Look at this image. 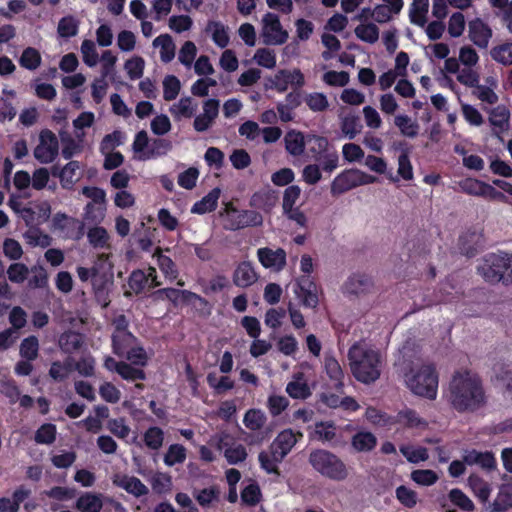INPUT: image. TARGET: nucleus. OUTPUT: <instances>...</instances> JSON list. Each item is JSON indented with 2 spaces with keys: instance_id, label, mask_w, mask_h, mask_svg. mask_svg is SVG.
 <instances>
[{
  "instance_id": "nucleus-27",
  "label": "nucleus",
  "mask_w": 512,
  "mask_h": 512,
  "mask_svg": "<svg viewBox=\"0 0 512 512\" xmlns=\"http://www.w3.org/2000/svg\"><path fill=\"white\" fill-rule=\"evenodd\" d=\"M257 280V273L249 262L240 263L234 271L233 281L239 287H248Z\"/></svg>"
},
{
  "instance_id": "nucleus-40",
  "label": "nucleus",
  "mask_w": 512,
  "mask_h": 512,
  "mask_svg": "<svg viewBox=\"0 0 512 512\" xmlns=\"http://www.w3.org/2000/svg\"><path fill=\"white\" fill-rule=\"evenodd\" d=\"M143 442L148 449L159 450L164 443V431L157 426L149 427L143 433Z\"/></svg>"
},
{
  "instance_id": "nucleus-43",
  "label": "nucleus",
  "mask_w": 512,
  "mask_h": 512,
  "mask_svg": "<svg viewBox=\"0 0 512 512\" xmlns=\"http://www.w3.org/2000/svg\"><path fill=\"white\" fill-rule=\"evenodd\" d=\"M397 421L408 428H426L427 422L412 409H403L397 415Z\"/></svg>"
},
{
  "instance_id": "nucleus-20",
  "label": "nucleus",
  "mask_w": 512,
  "mask_h": 512,
  "mask_svg": "<svg viewBox=\"0 0 512 512\" xmlns=\"http://www.w3.org/2000/svg\"><path fill=\"white\" fill-rule=\"evenodd\" d=\"M285 149L293 157H299L304 154L307 144V136L297 130H289L284 136Z\"/></svg>"
},
{
  "instance_id": "nucleus-55",
  "label": "nucleus",
  "mask_w": 512,
  "mask_h": 512,
  "mask_svg": "<svg viewBox=\"0 0 512 512\" xmlns=\"http://www.w3.org/2000/svg\"><path fill=\"white\" fill-rule=\"evenodd\" d=\"M162 85L164 100H175L181 90L180 80L174 75H167L166 77H164Z\"/></svg>"
},
{
  "instance_id": "nucleus-42",
  "label": "nucleus",
  "mask_w": 512,
  "mask_h": 512,
  "mask_svg": "<svg viewBox=\"0 0 512 512\" xmlns=\"http://www.w3.org/2000/svg\"><path fill=\"white\" fill-rule=\"evenodd\" d=\"M95 122V114L90 111L80 113V115L73 120V127L75 130V137L78 142H83L85 137L84 130L90 128Z\"/></svg>"
},
{
  "instance_id": "nucleus-24",
  "label": "nucleus",
  "mask_w": 512,
  "mask_h": 512,
  "mask_svg": "<svg viewBox=\"0 0 512 512\" xmlns=\"http://www.w3.org/2000/svg\"><path fill=\"white\" fill-rule=\"evenodd\" d=\"M286 392L294 399H306L311 395V390L302 372L293 375L292 380L286 386Z\"/></svg>"
},
{
  "instance_id": "nucleus-47",
  "label": "nucleus",
  "mask_w": 512,
  "mask_h": 512,
  "mask_svg": "<svg viewBox=\"0 0 512 512\" xmlns=\"http://www.w3.org/2000/svg\"><path fill=\"white\" fill-rule=\"evenodd\" d=\"M80 21L71 15L60 19L57 27V33L62 38H71L77 35Z\"/></svg>"
},
{
  "instance_id": "nucleus-51",
  "label": "nucleus",
  "mask_w": 512,
  "mask_h": 512,
  "mask_svg": "<svg viewBox=\"0 0 512 512\" xmlns=\"http://www.w3.org/2000/svg\"><path fill=\"white\" fill-rule=\"evenodd\" d=\"M20 356L28 361H33L38 357L39 341L35 336H29L22 340L19 347Z\"/></svg>"
},
{
  "instance_id": "nucleus-53",
  "label": "nucleus",
  "mask_w": 512,
  "mask_h": 512,
  "mask_svg": "<svg viewBox=\"0 0 512 512\" xmlns=\"http://www.w3.org/2000/svg\"><path fill=\"white\" fill-rule=\"evenodd\" d=\"M165 465L171 467L176 464H181L186 460V449L180 444H172L168 447L164 455Z\"/></svg>"
},
{
  "instance_id": "nucleus-12",
  "label": "nucleus",
  "mask_w": 512,
  "mask_h": 512,
  "mask_svg": "<svg viewBox=\"0 0 512 512\" xmlns=\"http://www.w3.org/2000/svg\"><path fill=\"white\" fill-rule=\"evenodd\" d=\"M220 102L216 99H208L203 103L202 112L197 115L193 127L197 132H205L215 122L219 114Z\"/></svg>"
},
{
  "instance_id": "nucleus-56",
  "label": "nucleus",
  "mask_w": 512,
  "mask_h": 512,
  "mask_svg": "<svg viewBox=\"0 0 512 512\" xmlns=\"http://www.w3.org/2000/svg\"><path fill=\"white\" fill-rule=\"evenodd\" d=\"M80 51L82 54L83 62L88 67H94L97 65L99 61V55L97 52L96 44L92 40H84L81 44Z\"/></svg>"
},
{
  "instance_id": "nucleus-7",
  "label": "nucleus",
  "mask_w": 512,
  "mask_h": 512,
  "mask_svg": "<svg viewBox=\"0 0 512 512\" xmlns=\"http://www.w3.org/2000/svg\"><path fill=\"white\" fill-rule=\"evenodd\" d=\"M59 153V142L56 135L48 130H42L39 134V143L34 148L33 155L42 164L53 162Z\"/></svg>"
},
{
  "instance_id": "nucleus-45",
  "label": "nucleus",
  "mask_w": 512,
  "mask_h": 512,
  "mask_svg": "<svg viewBox=\"0 0 512 512\" xmlns=\"http://www.w3.org/2000/svg\"><path fill=\"white\" fill-rule=\"evenodd\" d=\"M80 169L79 162L71 161L67 163L59 174L61 186L65 189H70L78 180V170Z\"/></svg>"
},
{
  "instance_id": "nucleus-14",
  "label": "nucleus",
  "mask_w": 512,
  "mask_h": 512,
  "mask_svg": "<svg viewBox=\"0 0 512 512\" xmlns=\"http://www.w3.org/2000/svg\"><path fill=\"white\" fill-rule=\"evenodd\" d=\"M492 35V29L483 20L476 18L468 23V37L478 48L486 49Z\"/></svg>"
},
{
  "instance_id": "nucleus-29",
  "label": "nucleus",
  "mask_w": 512,
  "mask_h": 512,
  "mask_svg": "<svg viewBox=\"0 0 512 512\" xmlns=\"http://www.w3.org/2000/svg\"><path fill=\"white\" fill-rule=\"evenodd\" d=\"M103 507L102 496L91 492L83 493L76 501L80 512H100Z\"/></svg>"
},
{
  "instance_id": "nucleus-26",
  "label": "nucleus",
  "mask_w": 512,
  "mask_h": 512,
  "mask_svg": "<svg viewBox=\"0 0 512 512\" xmlns=\"http://www.w3.org/2000/svg\"><path fill=\"white\" fill-rule=\"evenodd\" d=\"M152 45L159 49L162 62L169 63L175 58L176 45L169 34L159 35L153 40Z\"/></svg>"
},
{
  "instance_id": "nucleus-3",
  "label": "nucleus",
  "mask_w": 512,
  "mask_h": 512,
  "mask_svg": "<svg viewBox=\"0 0 512 512\" xmlns=\"http://www.w3.org/2000/svg\"><path fill=\"white\" fill-rule=\"evenodd\" d=\"M406 387L414 394L434 400L438 393V374L429 363L413 362L402 370Z\"/></svg>"
},
{
  "instance_id": "nucleus-60",
  "label": "nucleus",
  "mask_w": 512,
  "mask_h": 512,
  "mask_svg": "<svg viewBox=\"0 0 512 512\" xmlns=\"http://www.w3.org/2000/svg\"><path fill=\"white\" fill-rule=\"evenodd\" d=\"M449 500L461 510L471 512L475 506L472 500L460 489H452L448 494Z\"/></svg>"
},
{
  "instance_id": "nucleus-18",
  "label": "nucleus",
  "mask_w": 512,
  "mask_h": 512,
  "mask_svg": "<svg viewBox=\"0 0 512 512\" xmlns=\"http://www.w3.org/2000/svg\"><path fill=\"white\" fill-rule=\"evenodd\" d=\"M510 112L499 105L489 111V122L493 126V135L503 141L502 134L509 129Z\"/></svg>"
},
{
  "instance_id": "nucleus-39",
  "label": "nucleus",
  "mask_w": 512,
  "mask_h": 512,
  "mask_svg": "<svg viewBox=\"0 0 512 512\" xmlns=\"http://www.w3.org/2000/svg\"><path fill=\"white\" fill-rule=\"evenodd\" d=\"M267 421L265 413L260 409H249L244 417V426L251 431L261 430Z\"/></svg>"
},
{
  "instance_id": "nucleus-37",
  "label": "nucleus",
  "mask_w": 512,
  "mask_h": 512,
  "mask_svg": "<svg viewBox=\"0 0 512 512\" xmlns=\"http://www.w3.org/2000/svg\"><path fill=\"white\" fill-rule=\"evenodd\" d=\"M399 450L406 460L413 464L424 462L429 458L428 450L422 446L403 444Z\"/></svg>"
},
{
  "instance_id": "nucleus-4",
  "label": "nucleus",
  "mask_w": 512,
  "mask_h": 512,
  "mask_svg": "<svg viewBox=\"0 0 512 512\" xmlns=\"http://www.w3.org/2000/svg\"><path fill=\"white\" fill-rule=\"evenodd\" d=\"M308 462L322 477L332 481L341 482L349 477V468L345 462L329 450L315 449L311 451Z\"/></svg>"
},
{
  "instance_id": "nucleus-52",
  "label": "nucleus",
  "mask_w": 512,
  "mask_h": 512,
  "mask_svg": "<svg viewBox=\"0 0 512 512\" xmlns=\"http://www.w3.org/2000/svg\"><path fill=\"white\" fill-rule=\"evenodd\" d=\"M24 239L26 240L27 244H29L32 247L39 246L42 248H46L50 246L52 243V238L48 234L35 228L26 231L24 234Z\"/></svg>"
},
{
  "instance_id": "nucleus-64",
  "label": "nucleus",
  "mask_w": 512,
  "mask_h": 512,
  "mask_svg": "<svg viewBox=\"0 0 512 512\" xmlns=\"http://www.w3.org/2000/svg\"><path fill=\"white\" fill-rule=\"evenodd\" d=\"M125 140V136L121 131H113L107 134L100 143V151L108 153L113 151L116 147L120 146Z\"/></svg>"
},
{
  "instance_id": "nucleus-22",
  "label": "nucleus",
  "mask_w": 512,
  "mask_h": 512,
  "mask_svg": "<svg viewBox=\"0 0 512 512\" xmlns=\"http://www.w3.org/2000/svg\"><path fill=\"white\" fill-rule=\"evenodd\" d=\"M311 438L323 443L338 441V428L332 421L315 423Z\"/></svg>"
},
{
  "instance_id": "nucleus-36",
  "label": "nucleus",
  "mask_w": 512,
  "mask_h": 512,
  "mask_svg": "<svg viewBox=\"0 0 512 512\" xmlns=\"http://www.w3.org/2000/svg\"><path fill=\"white\" fill-rule=\"evenodd\" d=\"M394 124L405 137L415 138L419 133V124L408 115H396L394 118Z\"/></svg>"
},
{
  "instance_id": "nucleus-17",
  "label": "nucleus",
  "mask_w": 512,
  "mask_h": 512,
  "mask_svg": "<svg viewBox=\"0 0 512 512\" xmlns=\"http://www.w3.org/2000/svg\"><path fill=\"white\" fill-rule=\"evenodd\" d=\"M493 386L504 396L512 395V366L498 364L493 369L491 378Z\"/></svg>"
},
{
  "instance_id": "nucleus-59",
  "label": "nucleus",
  "mask_w": 512,
  "mask_h": 512,
  "mask_svg": "<svg viewBox=\"0 0 512 512\" xmlns=\"http://www.w3.org/2000/svg\"><path fill=\"white\" fill-rule=\"evenodd\" d=\"M224 457L231 465L243 462L247 457L246 448L239 443H231L224 451Z\"/></svg>"
},
{
  "instance_id": "nucleus-50",
  "label": "nucleus",
  "mask_w": 512,
  "mask_h": 512,
  "mask_svg": "<svg viewBox=\"0 0 512 512\" xmlns=\"http://www.w3.org/2000/svg\"><path fill=\"white\" fill-rule=\"evenodd\" d=\"M78 225L79 221L77 219L61 212L56 213L52 219V228L64 233L65 236H70L69 230L77 227Z\"/></svg>"
},
{
  "instance_id": "nucleus-30",
  "label": "nucleus",
  "mask_w": 512,
  "mask_h": 512,
  "mask_svg": "<svg viewBox=\"0 0 512 512\" xmlns=\"http://www.w3.org/2000/svg\"><path fill=\"white\" fill-rule=\"evenodd\" d=\"M220 193L221 191L219 188L212 189L206 196L192 206L191 212L202 215L213 211L217 206Z\"/></svg>"
},
{
  "instance_id": "nucleus-8",
  "label": "nucleus",
  "mask_w": 512,
  "mask_h": 512,
  "mask_svg": "<svg viewBox=\"0 0 512 512\" xmlns=\"http://www.w3.org/2000/svg\"><path fill=\"white\" fill-rule=\"evenodd\" d=\"M261 35L268 45H282L288 39V32L283 29L279 17L274 13H266L262 18Z\"/></svg>"
},
{
  "instance_id": "nucleus-9",
  "label": "nucleus",
  "mask_w": 512,
  "mask_h": 512,
  "mask_svg": "<svg viewBox=\"0 0 512 512\" xmlns=\"http://www.w3.org/2000/svg\"><path fill=\"white\" fill-rule=\"evenodd\" d=\"M90 270L92 286L95 292L104 290L113 277L112 264L109 262L108 255H99Z\"/></svg>"
},
{
  "instance_id": "nucleus-44",
  "label": "nucleus",
  "mask_w": 512,
  "mask_h": 512,
  "mask_svg": "<svg viewBox=\"0 0 512 512\" xmlns=\"http://www.w3.org/2000/svg\"><path fill=\"white\" fill-rule=\"evenodd\" d=\"M490 56L495 62L501 65H512V42H506L492 47Z\"/></svg>"
},
{
  "instance_id": "nucleus-63",
  "label": "nucleus",
  "mask_w": 512,
  "mask_h": 512,
  "mask_svg": "<svg viewBox=\"0 0 512 512\" xmlns=\"http://www.w3.org/2000/svg\"><path fill=\"white\" fill-rule=\"evenodd\" d=\"M19 62L22 67L35 70L40 66L41 55L35 48L28 47L23 51Z\"/></svg>"
},
{
  "instance_id": "nucleus-57",
  "label": "nucleus",
  "mask_w": 512,
  "mask_h": 512,
  "mask_svg": "<svg viewBox=\"0 0 512 512\" xmlns=\"http://www.w3.org/2000/svg\"><path fill=\"white\" fill-rule=\"evenodd\" d=\"M193 496L200 506L206 508L210 507L214 502L218 501L219 490L215 487L195 490Z\"/></svg>"
},
{
  "instance_id": "nucleus-13",
  "label": "nucleus",
  "mask_w": 512,
  "mask_h": 512,
  "mask_svg": "<svg viewBox=\"0 0 512 512\" xmlns=\"http://www.w3.org/2000/svg\"><path fill=\"white\" fill-rule=\"evenodd\" d=\"M112 483L137 498L149 492L148 487L139 478L125 473L114 474Z\"/></svg>"
},
{
  "instance_id": "nucleus-33",
  "label": "nucleus",
  "mask_w": 512,
  "mask_h": 512,
  "mask_svg": "<svg viewBox=\"0 0 512 512\" xmlns=\"http://www.w3.org/2000/svg\"><path fill=\"white\" fill-rule=\"evenodd\" d=\"M324 367L326 374L334 383V387L340 390L344 385L343 380L345 375L339 362L334 357H326Z\"/></svg>"
},
{
  "instance_id": "nucleus-25",
  "label": "nucleus",
  "mask_w": 512,
  "mask_h": 512,
  "mask_svg": "<svg viewBox=\"0 0 512 512\" xmlns=\"http://www.w3.org/2000/svg\"><path fill=\"white\" fill-rule=\"evenodd\" d=\"M205 31L219 48H225L230 41L229 28L220 21H209Z\"/></svg>"
},
{
  "instance_id": "nucleus-5",
  "label": "nucleus",
  "mask_w": 512,
  "mask_h": 512,
  "mask_svg": "<svg viewBox=\"0 0 512 512\" xmlns=\"http://www.w3.org/2000/svg\"><path fill=\"white\" fill-rule=\"evenodd\" d=\"M112 347L117 356L125 357L135 365L144 366L147 362L145 350L131 332L112 335Z\"/></svg>"
},
{
  "instance_id": "nucleus-28",
  "label": "nucleus",
  "mask_w": 512,
  "mask_h": 512,
  "mask_svg": "<svg viewBox=\"0 0 512 512\" xmlns=\"http://www.w3.org/2000/svg\"><path fill=\"white\" fill-rule=\"evenodd\" d=\"M512 507V484H503L499 487L496 498L488 506L489 512H503Z\"/></svg>"
},
{
  "instance_id": "nucleus-23",
  "label": "nucleus",
  "mask_w": 512,
  "mask_h": 512,
  "mask_svg": "<svg viewBox=\"0 0 512 512\" xmlns=\"http://www.w3.org/2000/svg\"><path fill=\"white\" fill-rule=\"evenodd\" d=\"M357 187L355 169L346 170L337 175L331 183L332 195L343 194Z\"/></svg>"
},
{
  "instance_id": "nucleus-1",
  "label": "nucleus",
  "mask_w": 512,
  "mask_h": 512,
  "mask_svg": "<svg viewBox=\"0 0 512 512\" xmlns=\"http://www.w3.org/2000/svg\"><path fill=\"white\" fill-rule=\"evenodd\" d=\"M447 402L458 412H474L486 403L480 377L470 371L455 372L445 392Z\"/></svg>"
},
{
  "instance_id": "nucleus-11",
  "label": "nucleus",
  "mask_w": 512,
  "mask_h": 512,
  "mask_svg": "<svg viewBox=\"0 0 512 512\" xmlns=\"http://www.w3.org/2000/svg\"><path fill=\"white\" fill-rule=\"evenodd\" d=\"M305 84L303 73L299 69L279 70L271 80L272 87L280 93L285 92L288 86L301 88Z\"/></svg>"
},
{
  "instance_id": "nucleus-21",
  "label": "nucleus",
  "mask_w": 512,
  "mask_h": 512,
  "mask_svg": "<svg viewBox=\"0 0 512 512\" xmlns=\"http://www.w3.org/2000/svg\"><path fill=\"white\" fill-rule=\"evenodd\" d=\"M198 109V103L192 97L186 96L180 98L170 108L169 112L176 120L182 118H192Z\"/></svg>"
},
{
  "instance_id": "nucleus-38",
  "label": "nucleus",
  "mask_w": 512,
  "mask_h": 512,
  "mask_svg": "<svg viewBox=\"0 0 512 512\" xmlns=\"http://www.w3.org/2000/svg\"><path fill=\"white\" fill-rule=\"evenodd\" d=\"M172 149V144L169 140L157 138L151 141L146 153L143 155L142 160L155 159L166 155Z\"/></svg>"
},
{
  "instance_id": "nucleus-61",
  "label": "nucleus",
  "mask_w": 512,
  "mask_h": 512,
  "mask_svg": "<svg viewBox=\"0 0 512 512\" xmlns=\"http://www.w3.org/2000/svg\"><path fill=\"white\" fill-rule=\"evenodd\" d=\"M253 60L261 67L273 69L276 66V54L268 48H259L256 50Z\"/></svg>"
},
{
  "instance_id": "nucleus-2",
  "label": "nucleus",
  "mask_w": 512,
  "mask_h": 512,
  "mask_svg": "<svg viewBox=\"0 0 512 512\" xmlns=\"http://www.w3.org/2000/svg\"><path fill=\"white\" fill-rule=\"evenodd\" d=\"M347 357L351 373L357 381L371 384L380 378L385 359L377 348L358 341L349 348Z\"/></svg>"
},
{
  "instance_id": "nucleus-6",
  "label": "nucleus",
  "mask_w": 512,
  "mask_h": 512,
  "mask_svg": "<svg viewBox=\"0 0 512 512\" xmlns=\"http://www.w3.org/2000/svg\"><path fill=\"white\" fill-rule=\"evenodd\" d=\"M224 228L236 231L246 227H257L263 223L262 215L254 210H238L231 204L227 205L222 214Z\"/></svg>"
},
{
  "instance_id": "nucleus-48",
  "label": "nucleus",
  "mask_w": 512,
  "mask_h": 512,
  "mask_svg": "<svg viewBox=\"0 0 512 512\" xmlns=\"http://www.w3.org/2000/svg\"><path fill=\"white\" fill-rule=\"evenodd\" d=\"M429 0H414L410 8V21L418 26H424L428 12Z\"/></svg>"
},
{
  "instance_id": "nucleus-49",
  "label": "nucleus",
  "mask_w": 512,
  "mask_h": 512,
  "mask_svg": "<svg viewBox=\"0 0 512 512\" xmlns=\"http://www.w3.org/2000/svg\"><path fill=\"white\" fill-rule=\"evenodd\" d=\"M361 128L358 118L354 115H346L340 119L341 132L349 140L354 139L361 132Z\"/></svg>"
},
{
  "instance_id": "nucleus-41",
  "label": "nucleus",
  "mask_w": 512,
  "mask_h": 512,
  "mask_svg": "<svg viewBox=\"0 0 512 512\" xmlns=\"http://www.w3.org/2000/svg\"><path fill=\"white\" fill-rule=\"evenodd\" d=\"M87 238L94 248L104 249L109 247L110 236L107 230L101 226H95L88 230Z\"/></svg>"
},
{
  "instance_id": "nucleus-19",
  "label": "nucleus",
  "mask_w": 512,
  "mask_h": 512,
  "mask_svg": "<svg viewBox=\"0 0 512 512\" xmlns=\"http://www.w3.org/2000/svg\"><path fill=\"white\" fill-rule=\"evenodd\" d=\"M463 460L468 465H478L485 470H493L496 468V459L492 452L468 450L463 455Z\"/></svg>"
},
{
  "instance_id": "nucleus-16",
  "label": "nucleus",
  "mask_w": 512,
  "mask_h": 512,
  "mask_svg": "<svg viewBox=\"0 0 512 512\" xmlns=\"http://www.w3.org/2000/svg\"><path fill=\"white\" fill-rule=\"evenodd\" d=\"M298 437L301 438L302 433H295L292 429H285L276 436L270 447L275 451L276 456L285 458L297 443Z\"/></svg>"
},
{
  "instance_id": "nucleus-10",
  "label": "nucleus",
  "mask_w": 512,
  "mask_h": 512,
  "mask_svg": "<svg viewBox=\"0 0 512 512\" xmlns=\"http://www.w3.org/2000/svg\"><path fill=\"white\" fill-rule=\"evenodd\" d=\"M503 253L486 255L478 266V273L490 283L501 282L503 276Z\"/></svg>"
},
{
  "instance_id": "nucleus-58",
  "label": "nucleus",
  "mask_w": 512,
  "mask_h": 512,
  "mask_svg": "<svg viewBox=\"0 0 512 512\" xmlns=\"http://www.w3.org/2000/svg\"><path fill=\"white\" fill-rule=\"evenodd\" d=\"M150 484L154 492L168 493L172 489V478L166 473L158 472L151 477Z\"/></svg>"
},
{
  "instance_id": "nucleus-54",
  "label": "nucleus",
  "mask_w": 512,
  "mask_h": 512,
  "mask_svg": "<svg viewBox=\"0 0 512 512\" xmlns=\"http://www.w3.org/2000/svg\"><path fill=\"white\" fill-rule=\"evenodd\" d=\"M197 47L194 42L186 41L178 52V61L186 68L190 69L197 55Z\"/></svg>"
},
{
  "instance_id": "nucleus-62",
  "label": "nucleus",
  "mask_w": 512,
  "mask_h": 512,
  "mask_svg": "<svg viewBox=\"0 0 512 512\" xmlns=\"http://www.w3.org/2000/svg\"><path fill=\"white\" fill-rule=\"evenodd\" d=\"M342 156L349 163L361 162L365 158V152L356 143H346L342 146Z\"/></svg>"
},
{
  "instance_id": "nucleus-35",
  "label": "nucleus",
  "mask_w": 512,
  "mask_h": 512,
  "mask_svg": "<svg viewBox=\"0 0 512 512\" xmlns=\"http://www.w3.org/2000/svg\"><path fill=\"white\" fill-rule=\"evenodd\" d=\"M356 37L369 44H374L378 41L380 31L376 24L372 22L360 23L354 29Z\"/></svg>"
},
{
  "instance_id": "nucleus-31",
  "label": "nucleus",
  "mask_w": 512,
  "mask_h": 512,
  "mask_svg": "<svg viewBox=\"0 0 512 512\" xmlns=\"http://www.w3.org/2000/svg\"><path fill=\"white\" fill-rule=\"evenodd\" d=\"M351 445L357 452H370L377 445L376 436L368 431H360L351 439Z\"/></svg>"
},
{
  "instance_id": "nucleus-15",
  "label": "nucleus",
  "mask_w": 512,
  "mask_h": 512,
  "mask_svg": "<svg viewBox=\"0 0 512 512\" xmlns=\"http://www.w3.org/2000/svg\"><path fill=\"white\" fill-rule=\"evenodd\" d=\"M259 262L268 269L280 271L286 264V252L282 248L272 250L264 247L259 248L257 251Z\"/></svg>"
},
{
  "instance_id": "nucleus-32",
  "label": "nucleus",
  "mask_w": 512,
  "mask_h": 512,
  "mask_svg": "<svg viewBox=\"0 0 512 512\" xmlns=\"http://www.w3.org/2000/svg\"><path fill=\"white\" fill-rule=\"evenodd\" d=\"M282 456H276L275 451L269 446L268 451H262L258 455L260 467L268 474L279 475L278 465L283 461Z\"/></svg>"
},
{
  "instance_id": "nucleus-34",
  "label": "nucleus",
  "mask_w": 512,
  "mask_h": 512,
  "mask_svg": "<svg viewBox=\"0 0 512 512\" xmlns=\"http://www.w3.org/2000/svg\"><path fill=\"white\" fill-rule=\"evenodd\" d=\"M153 257L156 258V263L160 271L168 281L171 282L178 277V270L175 263L170 257L163 255L160 248H157Z\"/></svg>"
},
{
  "instance_id": "nucleus-46",
  "label": "nucleus",
  "mask_w": 512,
  "mask_h": 512,
  "mask_svg": "<svg viewBox=\"0 0 512 512\" xmlns=\"http://www.w3.org/2000/svg\"><path fill=\"white\" fill-rule=\"evenodd\" d=\"M468 485L482 502L488 501L492 491L491 485L488 482L477 475H471L468 478Z\"/></svg>"
}]
</instances>
